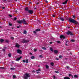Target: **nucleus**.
Segmentation results:
<instances>
[{
  "instance_id": "c03bdc74",
  "label": "nucleus",
  "mask_w": 79,
  "mask_h": 79,
  "mask_svg": "<svg viewBox=\"0 0 79 79\" xmlns=\"http://www.w3.org/2000/svg\"><path fill=\"white\" fill-rule=\"evenodd\" d=\"M75 18H76V16L75 15L73 16V18L74 19Z\"/></svg>"
},
{
  "instance_id": "f8f14e48",
  "label": "nucleus",
  "mask_w": 79,
  "mask_h": 79,
  "mask_svg": "<svg viewBox=\"0 0 79 79\" xmlns=\"http://www.w3.org/2000/svg\"><path fill=\"white\" fill-rule=\"evenodd\" d=\"M25 11H28L29 10V8H28V7H26L25 8Z\"/></svg>"
},
{
  "instance_id": "5fc2aeb1",
  "label": "nucleus",
  "mask_w": 79,
  "mask_h": 79,
  "mask_svg": "<svg viewBox=\"0 0 79 79\" xmlns=\"http://www.w3.org/2000/svg\"><path fill=\"white\" fill-rule=\"evenodd\" d=\"M29 54L31 55H32V53L31 52H30Z\"/></svg>"
},
{
  "instance_id": "2eb2a0df",
  "label": "nucleus",
  "mask_w": 79,
  "mask_h": 79,
  "mask_svg": "<svg viewBox=\"0 0 79 79\" xmlns=\"http://www.w3.org/2000/svg\"><path fill=\"white\" fill-rule=\"evenodd\" d=\"M17 22L19 24H22V20H21V21H17Z\"/></svg>"
},
{
  "instance_id": "bf43d9fd",
  "label": "nucleus",
  "mask_w": 79,
  "mask_h": 79,
  "mask_svg": "<svg viewBox=\"0 0 79 79\" xmlns=\"http://www.w3.org/2000/svg\"><path fill=\"white\" fill-rule=\"evenodd\" d=\"M36 73L37 74H39V73H40V72H37Z\"/></svg>"
},
{
  "instance_id": "864d4df0",
  "label": "nucleus",
  "mask_w": 79,
  "mask_h": 79,
  "mask_svg": "<svg viewBox=\"0 0 79 79\" xmlns=\"http://www.w3.org/2000/svg\"><path fill=\"white\" fill-rule=\"evenodd\" d=\"M33 33L34 34H36V31H33Z\"/></svg>"
},
{
  "instance_id": "393cba45",
  "label": "nucleus",
  "mask_w": 79,
  "mask_h": 79,
  "mask_svg": "<svg viewBox=\"0 0 79 79\" xmlns=\"http://www.w3.org/2000/svg\"><path fill=\"white\" fill-rule=\"evenodd\" d=\"M8 56L9 57H11V54H8Z\"/></svg>"
},
{
  "instance_id": "79ce46f5",
  "label": "nucleus",
  "mask_w": 79,
  "mask_h": 79,
  "mask_svg": "<svg viewBox=\"0 0 79 79\" xmlns=\"http://www.w3.org/2000/svg\"><path fill=\"white\" fill-rule=\"evenodd\" d=\"M69 77H70V76H71L72 75V74H69Z\"/></svg>"
},
{
  "instance_id": "72a5a7b5",
  "label": "nucleus",
  "mask_w": 79,
  "mask_h": 79,
  "mask_svg": "<svg viewBox=\"0 0 79 79\" xmlns=\"http://www.w3.org/2000/svg\"><path fill=\"white\" fill-rule=\"evenodd\" d=\"M40 58H42V55H40L39 56Z\"/></svg>"
},
{
  "instance_id": "1a4fd4ad",
  "label": "nucleus",
  "mask_w": 79,
  "mask_h": 79,
  "mask_svg": "<svg viewBox=\"0 0 79 79\" xmlns=\"http://www.w3.org/2000/svg\"><path fill=\"white\" fill-rule=\"evenodd\" d=\"M21 58H22V56H20V57L17 58L16 59V61H19L21 59Z\"/></svg>"
},
{
  "instance_id": "a18cd8bd",
  "label": "nucleus",
  "mask_w": 79,
  "mask_h": 79,
  "mask_svg": "<svg viewBox=\"0 0 79 79\" xmlns=\"http://www.w3.org/2000/svg\"><path fill=\"white\" fill-rule=\"evenodd\" d=\"M55 78H56V77H55V76H53V79H55Z\"/></svg>"
},
{
  "instance_id": "49530a36",
  "label": "nucleus",
  "mask_w": 79,
  "mask_h": 79,
  "mask_svg": "<svg viewBox=\"0 0 79 79\" xmlns=\"http://www.w3.org/2000/svg\"><path fill=\"white\" fill-rule=\"evenodd\" d=\"M20 27H21V25H19V26L17 27V28H19Z\"/></svg>"
},
{
  "instance_id": "423d86ee",
  "label": "nucleus",
  "mask_w": 79,
  "mask_h": 79,
  "mask_svg": "<svg viewBox=\"0 0 79 79\" xmlns=\"http://www.w3.org/2000/svg\"><path fill=\"white\" fill-rule=\"evenodd\" d=\"M29 42V40H25L24 39L22 41V42L23 44H24V43H27V42Z\"/></svg>"
},
{
  "instance_id": "6ab92c4d",
  "label": "nucleus",
  "mask_w": 79,
  "mask_h": 79,
  "mask_svg": "<svg viewBox=\"0 0 79 79\" xmlns=\"http://www.w3.org/2000/svg\"><path fill=\"white\" fill-rule=\"evenodd\" d=\"M64 79H70V78L68 77H65L64 78Z\"/></svg>"
},
{
  "instance_id": "3c124183",
  "label": "nucleus",
  "mask_w": 79,
  "mask_h": 79,
  "mask_svg": "<svg viewBox=\"0 0 79 79\" xmlns=\"http://www.w3.org/2000/svg\"><path fill=\"white\" fill-rule=\"evenodd\" d=\"M52 17H53V18H55V15H52Z\"/></svg>"
},
{
  "instance_id": "f03ea898",
  "label": "nucleus",
  "mask_w": 79,
  "mask_h": 79,
  "mask_svg": "<svg viewBox=\"0 0 79 79\" xmlns=\"http://www.w3.org/2000/svg\"><path fill=\"white\" fill-rule=\"evenodd\" d=\"M30 77L29 74L26 73L25 74V76H24V79H27L28 77Z\"/></svg>"
},
{
  "instance_id": "4d7b16f0",
  "label": "nucleus",
  "mask_w": 79,
  "mask_h": 79,
  "mask_svg": "<svg viewBox=\"0 0 79 79\" xmlns=\"http://www.w3.org/2000/svg\"><path fill=\"white\" fill-rule=\"evenodd\" d=\"M52 43H53L52 42H50V44H52Z\"/></svg>"
},
{
  "instance_id": "20e7f679",
  "label": "nucleus",
  "mask_w": 79,
  "mask_h": 79,
  "mask_svg": "<svg viewBox=\"0 0 79 79\" xmlns=\"http://www.w3.org/2000/svg\"><path fill=\"white\" fill-rule=\"evenodd\" d=\"M17 52L18 53H19L20 55H21V54H22V51L20 50V49H18L17 50Z\"/></svg>"
},
{
  "instance_id": "774afa93",
  "label": "nucleus",
  "mask_w": 79,
  "mask_h": 79,
  "mask_svg": "<svg viewBox=\"0 0 79 79\" xmlns=\"http://www.w3.org/2000/svg\"><path fill=\"white\" fill-rule=\"evenodd\" d=\"M69 53H70V55H72V52H70Z\"/></svg>"
},
{
  "instance_id": "39448f33",
  "label": "nucleus",
  "mask_w": 79,
  "mask_h": 79,
  "mask_svg": "<svg viewBox=\"0 0 79 79\" xmlns=\"http://www.w3.org/2000/svg\"><path fill=\"white\" fill-rule=\"evenodd\" d=\"M60 38L61 39H66V37L63 35H61L60 36Z\"/></svg>"
},
{
  "instance_id": "a19ab883",
  "label": "nucleus",
  "mask_w": 79,
  "mask_h": 79,
  "mask_svg": "<svg viewBox=\"0 0 79 79\" xmlns=\"http://www.w3.org/2000/svg\"><path fill=\"white\" fill-rule=\"evenodd\" d=\"M62 58V56H59V58Z\"/></svg>"
},
{
  "instance_id": "69168bd1",
  "label": "nucleus",
  "mask_w": 79,
  "mask_h": 79,
  "mask_svg": "<svg viewBox=\"0 0 79 79\" xmlns=\"http://www.w3.org/2000/svg\"><path fill=\"white\" fill-rule=\"evenodd\" d=\"M29 4H31V3H32V2H29Z\"/></svg>"
},
{
  "instance_id": "5701e85b",
  "label": "nucleus",
  "mask_w": 79,
  "mask_h": 79,
  "mask_svg": "<svg viewBox=\"0 0 79 79\" xmlns=\"http://www.w3.org/2000/svg\"><path fill=\"white\" fill-rule=\"evenodd\" d=\"M51 65L52 66H53V65H54V63L53 62L51 63Z\"/></svg>"
},
{
  "instance_id": "c85d7f7f",
  "label": "nucleus",
  "mask_w": 79,
  "mask_h": 79,
  "mask_svg": "<svg viewBox=\"0 0 79 79\" xmlns=\"http://www.w3.org/2000/svg\"><path fill=\"white\" fill-rule=\"evenodd\" d=\"M10 69L11 70H15V68H11Z\"/></svg>"
},
{
  "instance_id": "7c9ffc66",
  "label": "nucleus",
  "mask_w": 79,
  "mask_h": 79,
  "mask_svg": "<svg viewBox=\"0 0 79 79\" xmlns=\"http://www.w3.org/2000/svg\"><path fill=\"white\" fill-rule=\"evenodd\" d=\"M75 41V40H71V41L73 42H74Z\"/></svg>"
},
{
  "instance_id": "09e8293b",
  "label": "nucleus",
  "mask_w": 79,
  "mask_h": 79,
  "mask_svg": "<svg viewBox=\"0 0 79 79\" xmlns=\"http://www.w3.org/2000/svg\"><path fill=\"white\" fill-rule=\"evenodd\" d=\"M9 16H10V18H11V17H12V15H9Z\"/></svg>"
},
{
  "instance_id": "7ed1b4c3",
  "label": "nucleus",
  "mask_w": 79,
  "mask_h": 79,
  "mask_svg": "<svg viewBox=\"0 0 79 79\" xmlns=\"http://www.w3.org/2000/svg\"><path fill=\"white\" fill-rule=\"evenodd\" d=\"M66 34L67 35H73V33L71 31H68L66 32Z\"/></svg>"
},
{
  "instance_id": "b1692460",
  "label": "nucleus",
  "mask_w": 79,
  "mask_h": 79,
  "mask_svg": "<svg viewBox=\"0 0 79 79\" xmlns=\"http://www.w3.org/2000/svg\"><path fill=\"white\" fill-rule=\"evenodd\" d=\"M42 49H43V50H46L47 49L46 48L44 47H43L42 48Z\"/></svg>"
},
{
  "instance_id": "13d9d810",
  "label": "nucleus",
  "mask_w": 79,
  "mask_h": 79,
  "mask_svg": "<svg viewBox=\"0 0 79 79\" xmlns=\"http://www.w3.org/2000/svg\"><path fill=\"white\" fill-rule=\"evenodd\" d=\"M72 78H74V77H73V75H72V76H71Z\"/></svg>"
},
{
  "instance_id": "0e129e2a",
  "label": "nucleus",
  "mask_w": 79,
  "mask_h": 79,
  "mask_svg": "<svg viewBox=\"0 0 79 79\" xmlns=\"http://www.w3.org/2000/svg\"><path fill=\"white\" fill-rule=\"evenodd\" d=\"M65 45H66V46H68V44H65Z\"/></svg>"
},
{
  "instance_id": "bb28decb",
  "label": "nucleus",
  "mask_w": 79,
  "mask_h": 79,
  "mask_svg": "<svg viewBox=\"0 0 79 79\" xmlns=\"http://www.w3.org/2000/svg\"><path fill=\"white\" fill-rule=\"evenodd\" d=\"M0 69H5V68H4V67H0Z\"/></svg>"
},
{
  "instance_id": "052dcab7",
  "label": "nucleus",
  "mask_w": 79,
  "mask_h": 79,
  "mask_svg": "<svg viewBox=\"0 0 79 79\" xmlns=\"http://www.w3.org/2000/svg\"><path fill=\"white\" fill-rule=\"evenodd\" d=\"M56 59L57 60H59V59H58V58H56Z\"/></svg>"
},
{
  "instance_id": "6e6552de",
  "label": "nucleus",
  "mask_w": 79,
  "mask_h": 79,
  "mask_svg": "<svg viewBox=\"0 0 79 79\" xmlns=\"http://www.w3.org/2000/svg\"><path fill=\"white\" fill-rule=\"evenodd\" d=\"M28 12L29 14H31V15H32L34 13L33 10H29Z\"/></svg>"
},
{
  "instance_id": "37998d69",
  "label": "nucleus",
  "mask_w": 79,
  "mask_h": 79,
  "mask_svg": "<svg viewBox=\"0 0 79 79\" xmlns=\"http://www.w3.org/2000/svg\"><path fill=\"white\" fill-rule=\"evenodd\" d=\"M66 68H67V69H69V66H67L66 67Z\"/></svg>"
},
{
  "instance_id": "aec40b11",
  "label": "nucleus",
  "mask_w": 79,
  "mask_h": 79,
  "mask_svg": "<svg viewBox=\"0 0 79 79\" xmlns=\"http://www.w3.org/2000/svg\"><path fill=\"white\" fill-rule=\"evenodd\" d=\"M23 34H27V31L26 30H24L23 31Z\"/></svg>"
},
{
  "instance_id": "2f4dec72",
  "label": "nucleus",
  "mask_w": 79,
  "mask_h": 79,
  "mask_svg": "<svg viewBox=\"0 0 79 79\" xmlns=\"http://www.w3.org/2000/svg\"><path fill=\"white\" fill-rule=\"evenodd\" d=\"M5 42L7 43H8V42H9V41H8V40H7L5 41Z\"/></svg>"
},
{
  "instance_id": "4be33fe9",
  "label": "nucleus",
  "mask_w": 79,
  "mask_h": 79,
  "mask_svg": "<svg viewBox=\"0 0 79 79\" xmlns=\"http://www.w3.org/2000/svg\"><path fill=\"white\" fill-rule=\"evenodd\" d=\"M29 60L28 59H26V61H25V63H29Z\"/></svg>"
},
{
  "instance_id": "58836bf2",
  "label": "nucleus",
  "mask_w": 79,
  "mask_h": 79,
  "mask_svg": "<svg viewBox=\"0 0 79 79\" xmlns=\"http://www.w3.org/2000/svg\"><path fill=\"white\" fill-rule=\"evenodd\" d=\"M13 78H16V76L13 75Z\"/></svg>"
},
{
  "instance_id": "473e14b6",
  "label": "nucleus",
  "mask_w": 79,
  "mask_h": 79,
  "mask_svg": "<svg viewBox=\"0 0 79 79\" xmlns=\"http://www.w3.org/2000/svg\"><path fill=\"white\" fill-rule=\"evenodd\" d=\"M57 43L58 44H60L61 43V42L60 41H58L57 42Z\"/></svg>"
},
{
  "instance_id": "f3484780",
  "label": "nucleus",
  "mask_w": 79,
  "mask_h": 79,
  "mask_svg": "<svg viewBox=\"0 0 79 79\" xmlns=\"http://www.w3.org/2000/svg\"><path fill=\"white\" fill-rule=\"evenodd\" d=\"M59 19L60 20H61V21H64V19L63 18L60 17Z\"/></svg>"
},
{
  "instance_id": "f704fd0d",
  "label": "nucleus",
  "mask_w": 79,
  "mask_h": 79,
  "mask_svg": "<svg viewBox=\"0 0 79 79\" xmlns=\"http://www.w3.org/2000/svg\"><path fill=\"white\" fill-rule=\"evenodd\" d=\"M9 26H12V24L11 23H9Z\"/></svg>"
},
{
  "instance_id": "e433bc0d",
  "label": "nucleus",
  "mask_w": 79,
  "mask_h": 79,
  "mask_svg": "<svg viewBox=\"0 0 79 79\" xmlns=\"http://www.w3.org/2000/svg\"><path fill=\"white\" fill-rule=\"evenodd\" d=\"M10 39H12V40H13L14 39V37H11L10 38Z\"/></svg>"
},
{
  "instance_id": "4468645a",
  "label": "nucleus",
  "mask_w": 79,
  "mask_h": 79,
  "mask_svg": "<svg viewBox=\"0 0 79 79\" xmlns=\"http://www.w3.org/2000/svg\"><path fill=\"white\" fill-rule=\"evenodd\" d=\"M0 42L1 43H2V42H4V40H3V39H1L0 40Z\"/></svg>"
},
{
  "instance_id": "338daca9",
  "label": "nucleus",
  "mask_w": 79,
  "mask_h": 79,
  "mask_svg": "<svg viewBox=\"0 0 79 79\" xmlns=\"http://www.w3.org/2000/svg\"><path fill=\"white\" fill-rule=\"evenodd\" d=\"M68 29H70V27H68Z\"/></svg>"
},
{
  "instance_id": "ddd939ff",
  "label": "nucleus",
  "mask_w": 79,
  "mask_h": 79,
  "mask_svg": "<svg viewBox=\"0 0 79 79\" xmlns=\"http://www.w3.org/2000/svg\"><path fill=\"white\" fill-rule=\"evenodd\" d=\"M68 0H66L65 2H63V4L65 5V4H66V3H67V2H68Z\"/></svg>"
},
{
  "instance_id": "e2e57ef3",
  "label": "nucleus",
  "mask_w": 79,
  "mask_h": 79,
  "mask_svg": "<svg viewBox=\"0 0 79 79\" xmlns=\"http://www.w3.org/2000/svg\"><path fill=\"white\" fill-rule=\"evenodd\" d=\"M39 2H38L36 3V5H39Z\"/></svg>"
},
{
  "instance_id": "c756f323",
  "label": "nucleus",
  "mask_w": 79,
  "mask_h": 79,
  "mask_svg": "<svg viewBox=\"0 0 79 79\" xmlns=\"http://www.w3.org/2000/svg\"><path fill=\"white\" fill-rule=\"evenodd\" d=\"M55 73H57V74L59 73V72L57 71H55Z\"/></svg>"
},
{
  "instance_id": "f257e3e1",
  "label": "nucleus",
  "mask_w": 79,
  "mask_h": 79,
  "mask_svg": "<svg viewBox=\"0 0 79 79\" xmlns=\"http://www.w3.org/2000/svg\"><path fill=\"white\" fill-rule=\"evenodd\" d=\"M69 20L70 23H74V24H78V25H79V23L72 18L69 19Z\"/></svg>"
},
{
  "instance_id": "6e6d98bb",
  "label": "nucleus",
  "mask_w": 79,
  "mask_h": 79,
  "mask_svg": "<svg viewBox=\"0 0 79 79\" xmlns=\"http://www.w3.org/2000/svg\"><path fill=\"white\" fill-rule=\"evenodd\" d=\"M39 51H40V52H43V51L42 50H39Z\"/></svg>"
},
{
  "instance_id": "c9c22d12",
  "label": "nucleus",
  "mask_w": 79,
  "mask_h": 79,
  "mask_svg": "<svg viewBox=\"0 0 79 79\" xmlns=\"http://www.w3.org/2000/svg\"><path fill=\"white\" fill-rule=\"evenodd\" d=\"M36 71H40L41 70H40V69H39L38 70H37Z\"/></svg>"
},
{
  "instance_id": "cd10ccee",
  "label": "nucleus",
  "mask_w": 79,
  "mask_h": 79,
  "mask_svg": "<svg viewBox=\"0 0 79 79\" xmlns=\"http://www.w3.org/2000/svg\"><path fill=\"white\" fill-rule=\"evenodd\" d=\"M34 58H35V57H34V56H31V59H34Z\"/></svg>"
},
{
  "instance_id": "8fccbe9b",
  "label": "nucleus",
  "mask_w": 79,
  "mask_h": 79,
  "mask_svg": "<svg viewBox=\"0 0 79 79\" xmlns=\"http://www.w3.org/2000/svg\"><path fill=\"white\" fill-rule=\"evenodd\" d=\"M45 2H46V3H48V1H47V0H45Z\"/></svg>"
},
{
  "instance_id": "603ef678",
  "label": "nucleus",
  "mask_w": 79,
  "mask_h": 79,
  "mask_svg": "<svg viewBox=\"0 0 79 79\" xmlns=\"http://www.w3.org/2000/svg\"><path fill=\"white\" fill-rule=\"evenodd\" d=\"M2 50H3L4 52H5V50L4 49V48L2 49Z\"/></svg>"
},
{
  "instance_id": "a878e982",
  "label": "nucleus",
  "mask_w": 79,
  "mask_h": 79,
  "mask_svg": "<svg viewBox=\"0 0 79 79\" xmlns=\"http://www.w3.org/2000/svg\"><path fill=\"white\" fill-rule=\"evenodd\" d=\"M50 50L51 51H52V52H53V48H50Z\"/></svg>"
},
{
  "instance_id": "a211bd4d",
  "label": "nucleus",
  "mask_w": 79,
  "mask_h": 79,
  "mask_svg": "<svg viewBox=\"0 0 79 79\" xmlns=\"http://www.w3.org/2000/svg\"><path fill=\"white\" fill-rule=\"evenodd\" d=\"M74 78H77V77H78V76L77 75H74Z\"/></svg>"
},
{
  "instance_id": "dca6fc26",
  "label": "nucleus",
  "mask_w": 79,
  "mask_h": 79,
  "mask_svg": "<svg viewBox=\"0 0 79 79\" xmlns=\"http://www.w3.org/2000/svg\"><path fill=\"white\" fill-rule=\"evenodd\" d=\"M40 29H37L35 30V31L36 32H40Z\"/></svg>"
},
{
  "instance_id": "4c0bfd02",
  "label": "nucleus",
  "mask_w": 79,
  "mask_h": 79,
  "mask_svg": "<svg viewBox=\"0 0 79 79\" xmlns=\"http://www.w3.org/2000/svg\"><path fill=\"white\" fill-rule=\"evenodd\" d=\"M14 20H16L17 19V18L15 17L14 19Z\"/></svg>"
},
{
  "instance_id": "de8ad7c7",
  "label": "nucleus",
  "mask_w": 79,
  "mask_h": 79,
  "mask_svg": "<svg viewBox=\"0 0 79 79\" xmlns=\"http://www.w3.org/2000/svg\"><path fill=\"white\" fill-rule=\"evenodd\" d=\"M34 51H35V52H36L37 51V49H34Z\"/></svg>"
},
{
  "instance_id": "0eeeda50",
  "label": "nucleus",
  "mask_w": 79,
  "mask_h": 79,
  "mask_svg": "<svg viewBox=\"0 0 79 79\" xmlns=\"http://www.w3.org/2000/svg\"><path fill=\"white\" fill-rule=\"evenodd\" d=\"M22 21L24 24H27V23H26V21L24 19H23Z\"/></svg>"
},
{
  "instance_id": "ea45409f",
  "label": "nucleus",
  "mask_w": 79,
  "mask_h": 79,
  "mask_svg": "<svg viewBox=\"0 0 79 79\" xmlns=\"http://www.w3.org/2000/svg\"><path fill=\"white\" fill-rule=\"evenodd\" d=\"M22 61L23 63H25V62H26V60H22Z\"/></svg>"
},
{
  "instance_id": "9b49d317",
  "label": "nucleus",
  "mask_w": 79,
  "mask_h": 79,
  "mask_svg": "<svg viewBox=\"0 0 79 79\" xmlns=\"http://www.w3.org/2000/svg\"><path fill=\"white\" fill-rule=\"evenodd\" d=\"M54 52L56 54H57V53H58V50H54Z\"/></svg>"
},
{
  "instance_id": "680f3d73",
  "label": "nucleus",
  "mask_w": 79,
  "mask_h": 79,
  "mask_svg": "<svg viewBox=\"0 0 79 79\" xmlns=\"http://www.w3.org/2000/svg\"><path fill=\"white\" fill-rule=\"evenodd\" d=\"M2 9H5V7H2Z\"/></svg>"
},
{
  "instance_id": "9d476101",
  "label": "nucleus",
  "mask_w": 79,
  "mask_h": 79,
  "mask_svg": "<svg viewBox=\"0 0 79 79\" xmlns=\"http://www.w3.org/2000/svg\"><path fill=\"white\" fill-rule=\"evenodd\" d=\"M15 47H17V48H19L20 47V46L19 45V44L17 43L16 44Z\"/></svg>"
},
{
  "instance_id": "412c9836",
  "label": "nucleus",
  "mask_w": 79,
  "mask_h": 79,
  "mask_svg": "<svg viewBox=\"0 0 79 79\" xmlns=\"http://www.w3.org/2000/svg\"><path fill=\"white\" fill-rule=\"evenodd\" d=\"M45 66L46 69H48L49 68V66L47 65H46Z\"/></svg>"
}]
</instances>
